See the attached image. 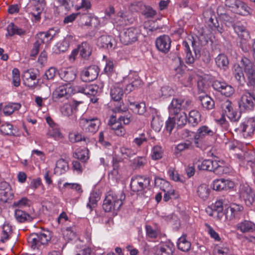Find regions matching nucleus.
I'll return each mask as SVG.
<instances>
[{"label":"nucleus","mask_w":255,"mask_h":255,"mask_svg":"<svg viewBox=\"0 0 255 255\" xmlns=\"http://www.w3.org/2000/svg\"><path fill=\"white\" fill-rule=\"evenodd\" d=\"M247 77V84L249 86L255 85V71L253 68V63L247 58L244 57L240 64H235L233 67V74L237 80L241 81L245 79L244 71Z\"/></svg>","instance_id":"obj_1"},{"label":"nucleus","mask_w":255,"mask_h":255,"mask_svg":"<svg viewBox=\"0 0 255 255\" xmlns=\"http://www.w3.org/2000/svg\"><path fill=\"white\" fill-rule=\"evenodd\" d=\"M222 18L223 20L226 22V24L228 26L232 24L233 26L235 32L237 34L240 47L244 52H248L250 49V45L249 41L250 36L249 31L246 27L239 23L233 25L235 21L234 18L229 16L228 14L225 13L222 15Z\"/></svg>","instance_id":"obj_2"},{"label":"nucleus","mask_w":255,"mask_h":255,"mask_svg":"<svg viewBox=\"0 0 255 255\" xmlns=\"http://www.w3.org/2000/svg\"><path fill=\"white\" fill-rule=\"evenodd\" d=\"M126 196L122 191L119 194L110 191L106 195L103 204V208L107 212L118 210L123 204Z\"/></svg>","instance_id":"obj_3"},{"label":"nucleus","mask_w":255,"mask_h":255,"mask_svg":"<svg viewBox=\"0 0 255 255\" xmlns=\"http://www.w3.org/2000/svg\"><path fill=\"white\" fill-rule=\"evenodd\" d=\"M51 233L48 230L30 235L27 238L29 245L33 249H38L41 245H45L50 241Z\"/></svg>","instance_id":"obj_4"},{"label":"nucleus","mask_w":255,"mask_h":255,"mask_svg":"<svg viewBox=\"0 0 255 255\" xmlns=\"http://www.w3.org/2000/svg\"><path fill=\"white\" fill-rule=\"evenodd\" d=\"M124 95V91L122 84L120 82L116 83L111 88L110 96L112 99L115 102H118L116 107L113 112H126V109L123 102H121Z\"/></svg>","instance_id":"obj_5"},{"label":"nucleus","mask_w":255,"mask_h":255,"mask_svg":"<svg viewBox=\"0 0 255 255\" xmlns=\"http://www.w3.org/2000/svg\"><path fill=\"white\" fill-rule=\"evenodd\" d=\"M139 31L135 27H129L123 30L120 35L121 41L124 44L128 45L137 41Z\"/></svg>","instance_id":"obj_6"},{"label":"nucleus","mask_w":255,"mask_h":255,"mask_svg":"<svg viewBox=\"0 0 255 255\" xmlns=\"http://www.w3.org/2000/svg\"><path fill=\"white\" fill-rule=\"evenodd\" d=\"M191 100L187 97L173 98L168 107L170 111H187L191 107Z\"/></svg>","instance_id":"obj_7"},{"label":"nucleus","mask_w":255,"mask_h":255,"mask_svg":"<svg viewBox=\"0 0 255 255\" xmlns=\"http://www.w3.org/2000/svg\"><path fill=\"white\" fill-rule=\"evenodd\" d=\"M150 184V179L145 176H137L132 178L130 182V188L133 192H143L148 188Z\"/></svg>","instance_id":"obj_8"},{"label":"nucleus","mask_w":255,"mask_h":255,"mask_svg":"<svg viewBox=\"0 0 255 255\" xmlns=\"http://www.w3.org/2000/svg\"><path fill=\"white\" fill-rule=\"evenodd\" d=\"M239 194L246 205L250 207L255 200V194L252 188L248 184H242L240 186Z\"/></svg>","instance_id":"obj_9"},{"label":"nucleus","mask_w":255,"mask_h":255,"mask_svg":"<svg viewBox=\"0 0 255 255\" xmlns=\"http://www.w3.org/2000/svg\"><path fill=\"white\" fill-rule=\"evenodd\" d=\"M226 4L237 14L244 16H247L250 14V8L240 0H227Z\"/></svg>","instance_id":"obj_10"},{"label":"nucleus","mask_w":255,"mask_h":255,"mask_svg":"<svg viewBox=\"0 0 255 255\" xmlns=\"http://www.w3.org/2000/svg\"><path fill=\"white\" fill-rule=\"evenodd\" d=\"M80 125L86 132L94 134L99 129L100 121L97 118H83L81 120Z\"/></svg>","instance_id":"obj_11"},{"label":"nucleus","mask_w":255,"mask_h":255,"mask_svg":"<svg viewBox=\"0 0 255 255\" xmlns=\"http://www.w3.org/2000/svg\"><path fill=\"white\" fill-rule=\"evenodd\" d=\"M214 90L221 93L226 97H230L235 92L234 88L226 82L221 80H215L212 84Z\"/></svg>","instance_id":"obj_12"},{"label":"nucleus","mask_w":255,"mask_h":255,"mask_svg":"<svg viewBox=\"0 0 255 255\" xmlns=\"http://www.w3.org/2000/svg\"><path fill=\"white\" fill-rule=\"evenodd\" d=\"M244 207L240 205L233 204L226 209L225 212V218L227 220L241 219L243 214Z\"/></svg>","instance_id":"obj_13"},{"label":"nucleus","mask_w":255,"mask_h":255,"mask_svg":"<svg viewBox=\"0 0 255 255\" xmlns=\"http://www.w3.org/2000/svg\"><path fill=\"white\" fill-rule=\"evenodd\" d=\"M155 185L159 187L164 192L163 200L165 201H168L170 198L171 196L174 194V191L171 189L170 183L160 178H155L154 180Z\"/></svg>","instance_id":"obj_14"},{"label":"nucleus","mask_w":255,"mask_h":255,"mask_svg":"<svg viewBox=\"0 0 255 255\" xmlns=\"http://www.w3.org/2000/svg\"><path fill=\"white\" fill-rule=\"evenodd\" d=\"M99 72V68L97 66H91L81 71V78L85 82L92 81L97 78Z\"/></svg>","instance_id":"obj_15"},{"label":"nucleus","mask_w":255,"mask_h":255,"mask_svg":"<svg viewBox=\"0 0 255 255\" xmlns=\"http://www.w3.org/2000/svg\"><path fill=\"white\" fill-rule=\"evenodd\" d=\"M240 108L251 111L255 106V96L248 92H245L242 95L239 103Z\"/></svg>","instance_id":"obj_16"},{"label":"nucleus","mask_w":255,"mask_h":255,"mask_svg":"<svg viewBox=\"0 0 255 255\" xmlns=\"http://www.w3.org/2000/svg\"><path fill=\"white\" fill-rule=\"evenodd\" d=\"M74 40L72 35H67L62 41L58 42L53 46V52L57 54L65 52Z\"/></svg>","instance_id":"obj_17"},{"label":"nucleus","mask_w":255,"mask_h":255,"mask_svg":"<svg viewBox=\"0 0 255 255\" xmlns=\"http://www.w3.org/2000/svg\"><path fill=\"white\" fill-rule=\"evenodd\" d=\"M241 128L245 138L251 137L255 128V118H251L246 120L242 124Z\"/></svg>","instance_id":"obj_18"},{"label":"nucleus","mask_w":255,"mask_h":255,"mask_svg":"<svg viewBox=\"0 0 255 255\" xmlns=\"http://www.w3.org/2000/svg\"><path fill=\"white\" fill-rule=\"evenodd\" d=\"M171 39L166 35H161L156 40V46L158 50L163 53L168 52L170 48Z\"/></svg>","instance_id":"obj_19"},{"label":"nucleus","mask_w":255,"mask_h":255,"mask_svg":"<svg viewBox=\"0 0 255 255\" xmlns=\"http://www.w3.org/2000/svg\"><path fill=\"white\" fill-rule=\"evenodd\" d=\"M13 195L9 184L5 181L0 182V200L6 202Z\"/></svg>","instance_id":"obj_20"},{"label":"nucleus","mask_w":255,"mask_h":255,"mask_svg":"<svg viewBox=\"0 0 255 255\" xmlns=\"http://www.w3.org/2000/svg\"><path fill=\"white\" fill-rule=\"evenodd\" d=\"M157 255H172L174 247L169 242H161L155 247Z\"/></svg>","instance_id":"obj_21"},{"label":"nucleus","mask_w":255,"mask_h":255,"mask_svg":"<svg viewBox=\"0 0 255 255\" xmlns=\"http://www.w3.org/2000/svg\"><path fill=\"white\" fill-rule=\"evenodd\" d=\"M77 70L72 67L62 68L59 72L61 79L66 82L70 83L73 81L77 77Z\"/></svg>","instance_id":"obj_22"},{"label":"nucleus","mask_w":255,"mask_h":255,"mask_svg":"<svg viewBox=\"0 0 255 255\" xmlns=\"http://www.w3.org/2000/svg\"><path fill=\"white\" fill-rule=\"evenodd\" d=\"M97 45L100 48L112 50L115 48V40L112 36L103 35L98 38Z\"/></svg>","instance_id":"obj_23"},{"label":"nucleus","mask_w":255,"mask_h":255,"mask_svg":"<svg viewBox=\"0 0 255 255\" xmlns=\"http://www.w3.org/2000/svg\"><path fill=\"white\" fill-rule=\"evenodd\" d=\"M234 187L232 181L223 178L215 179L213 182V188L217 191L227 190Z\"/></svg>","instance_id":"obj_24"},{"label":"nucleus","mask_w":255,"mask_h":255,"mask_svg":"<svg viewBox=\"0 0 255 255\" xmlns=\"http://www.w3.org/2000/svg\"><path fill=\"white\" fill-rule=\"evenodd\" d=\"M73 91L71 85L67 84L58 87L54 92L53 95L55 98H60L71 95Z\"/></svg>","instance_id":"obj_25"},{"label":"nucleus","mask_w":255,"mask_h":255,"mask_svg":"<svg viewBox=\"0 0 255 255\" xmlns=\"http://www.w3.org/2000/svg\"><path fill=\"white\" fill-rule=\"evenodd\" d=\"M14 218L19 223L31 222L36 218L34 214H29L20 209H15L14 211Z\"/></svg>","instance_id":"obj_26"},{"label":"nucleus","mask_w":255,"mask_h":255,"mask_svg":"<svg viewBox=\"0 0 255 255\" xmlns=\"http://www.w3.org/2000/svg\"><path fill=\"white\" fill-rule=\"evenodd\" d=\"M236 228L242 233H252L255 231V224L251 221L244 220L237 224Z\"/></svg>","instance_id":"obj_27"},{"label":"nucleus","mask_w":255,"mask_h":255,"mask_svg":"<svg viewBox=\"0 0 255 255\" xmlns=\"http://www.w3.org/2000/svg\"><path fill=\"white\" fill-rule=\"evenodd\" d=\"M122 84V87L124 85L126 86L125 91L130 93L134 88V86L139 84L140 81L138 80H133L132 76L130 75L124 77L123 80L120 82Z\"/></svg>","instance_id":"obj_28"},{"label":"nucleus","mask_w":255,"mask_h":255,"mask_svg":"<svg viewBox=\"0 0 255 255\" xmlns=\"http://www.w3.org/2000/svg\"><path fill=\"white\" fill-rule=\"evenodd\" d=\"M30 3L32 6L33 11H36V13L34 12L32 13V15L34 17V20L38 21L40 18V14L43 9V0H31Z\"/></svg>","instance_id":"obj_29"},{"label":"nucleus","mask_w":255,"mask_h":255,"mask_svg":"<svg viewBox=\"0 0 255 255\" xmlns=\"http://www.w3.org/2000/svg\"><path fill=\"white\" fill-rule=\"evenodd\" d=\"M183 46L184 48V51L186 53L185 60L186 63L191 64L194 63L195 58H197L200 56L199 53H197L195 50V56L193 55L190 50L189 45L186 41H183L182 43Z\"/></svg>","instance_id":"obj_30"},{"label":"nucleus","mask_w":255,"mask_h":255,"mask_svg":"<svg viewBox=\"0 0 255 255\" xmlns=\"http://www.w3.org/2000/svg\"><path fill=\"white\" fill-rule=\"evenodd\" d=\"M212 171L217 175H222L227 173L228 172L229 169L228 167L224 166L223 161L212 160Z\"/></svg>","instance_id":"obj_31"},{"label":"nucleus","mask_w":255,"mask_h":255,"mask_svg":"<svg viewBox=\"0 0 255 255\" xmlns=\"http://www.w3.org/2000/svg\"><path fill=\"white\" fill-rule=\"evenodd\" d=\"M36 41L34 44L33 52L36 53L38 52L39 48L41 44L48 43L50 41L46 32H40L36 35Z\"/></svg>","instance_id":"obj_32"},{"label":"nucleus","mask_w":255,"mask_h":255,"mask_svg":"<svg viewBox=\"0 0 255 255\" xmlns=\"http://www.w3.org/2000/svg\"><path fill=\"white\" fill-rule=\"evenodd\" d=\"M83 103L81 101H73L65 104L61 112H73L74 111L82 110L80 107L83 106Z\"/></svg>","instance_id":"obj_33"},{"label":"nucleus","mask_w":255,"mask_h":255,"mask_svg":"<svg viewBox=\"0 0 255 255\" xmlns=\"http://www.w3.org/2000/svg\"><path fill=\"white\" fill-rule=\"evenodd\" d=\"M215 63L219 68L226 70L228 68L229 61L228 57L224 54H219L215 58Z\"/></svg>","instance_id":"obj_34"},{"label":"nucleus","mask_w":255,"mask_h":255,"mask_svg":"<svg viewBox=\"0 0 255 255\" xmlns=\"http://www.w3.org/2000/svg\"><path fill=\"white\" fill-rule=\"evenodd\" d=\"M7 33L9 36L17 35L20 36L26 34V30L22 28L19 27L13 23H10L7 27Z\"/></svg>","instance_id":"obj_35"},{"label":"nucleus","mask_w":255,"mask_h":255,"mask_svg":"<svg viewBox=\"0 0 255 255\" xmlns=\"http://www.w3.org/2000/svg\"><path fill=\"white\" fill-rule=\"evenodd\" d=\"M146 233L147 236L152 239L161 238L165 236V234H162L159 228H155L153 229L150 225L145 226Z\"/></svg>","instance_id":"obj_36"},{"label":"nucleus","mask_w":255,"mask_h":255,"mask_svg":"<svg viewBox=\"0 0 255 255\" xmlns=\"http://www.w3.org/2000/svg\"><path fill=\"white\" fill-rule=\"evenodd\" d=\"M69 169L68 162L63 159H59L56 163L54 173L59 175L65 173Z\"/></svg>","instance_id":"obj_37"},{"label":"nucleus","mask_w":255,"mask_h":255,"mask_svg":"<svg viewBox=\"0 0 255 255\" xmlns=\"http://www.w3.org/2000/svg\"><path fill=\"white\" fill-rule=\"evenodd\" d=\"M78 49L80 56L84 58H88L92 53V48L87 42H83L78 47Z\"/></svg>","instance_id":"obj_38"},{"label":"nucleus","mask_w":255,"mask_h":255,"mask_svg":"<svg viewBox=\"0 0 255 255\" xmlns=\"http://www.w3.org/2000/svg\"><path fill=\"white\" fill-rule=\"evenodd\" d=\"M210 189L206 184H202L197 189V195L202 199L206 200L209 196Z\"/></svg>","instance_id":"obj_39"},{"label":"nucleus","mask_w":255,"mask_h":255,"mask_svg":"<svg viewBox=\"0 0 255 255\" xmlns=\"http://www.w3.org/2000/svg\"><path fill=\"white\" fill-rule=\"evenodd\" d=\"M172 118L178 126L185 125L187 121V116L186 113H174Z\"/></svg>","instance_id":"obj_40"},{"label":"nucleus","mask_w":255,"mask_h":255,"mask_svg":"<svg viewBox=\"0 0 255 255\" xmlns=\"http://www.w3.org/2000/svg\"><path fill=\"white\" fill-rule=\"evenodd\" d=\"M191 246V244L186 239V236H183L178 239L177 247L179 250L186 252L190 250Z\"/></svg>","instance_id":"obj_41"},{"label":"nucleus","mask_w":255,"mask_h":255,"mask_svg":"<svg viewBox=\"0 0 255 255\" xmlns=\"http://www.w3.org/2000/svg\"><path fill=\"white\" fill-rule=\"evenodd\" d=\"M102 91L101 88L95 84H90L85 86V94L89 96H95Z\"/></svg>","instance_id":"obj_42"},{"label":"nucleus","mask_w":255,"mask_h":255,"mask_svg":"<svg viewBox=\"0 0 255 255\" xmlns=\"http://www.w3.org/2000/svg\"><path fill=\"white\" fill-rule=\"evenodd\" d=\"M210 86L209 81L204 78H200L197 82V89L199 94L206 93Z\"/></svg>","instance_id":"obj_43"},{"label":"nucleus","mask_w":255,"mask_h":255,"mask_svg":"<svg viewBox=\"0 0 255 255\" xmlns=\"http://www.w3.org/2000/svg\"><path fill=\"white\" fill-rule=\"evenodd\" d=\"M199 99L205 110H211L214 105L213 100L208 96H200Z\"/></svg>","instance_id":"obj_44"},{"label":"nucleus","mask_w":255,"mask_h":255,"mask_svg":"<svg viewBox=\"0 0 255 255\" xmlns=\"http://www.w3.org/2000/svg\"><path fill=\"white\" fill-rule=\"evenodd\" d=\"M63 237L67 241H72L77 237L76 228L75 227H67L63 231Z\"/></svg>","instance_id":"obj_45"},{"label":"nucleus","mask_w":255,"mask_h":255,"mask_svg":"<svg viewBox=\"0 0 255 255\" xmlns=\"http://www.w3.org/2000/svg\"><path fill=\"white\" fill-rule=\"evenodd\" d=\"M47 134L50 136L53 137L55 139H59L62 138L63 136L60 131L59 127L56 125H53L48 129Z\"/></svg>","instance_id":"obj_46"},{"label":"nucleus","mask_w":255,"mask_h":255,"mask_svg":"<svg viewBox=\"0 0 255 255\" xmlns=\"http://www.w3.org/2000/svg\"><path fill=\"white\" fill-rule=\"evenodd\" d=\"M217 213V217L218 219L221 220L225 213H223V202L221 200L216 201L214 205L211 207Z\"/></svg>","instance_id":"obj_47"},{"label":"nucleus","mask_w":255,"mask_h":255,"mask_svg":"<svg viewBox=\"0 0 255 255\" xmlns=\"http://www.w3.org/2000/svg\"><path fill=\"white\" fill-rule=\"evenodd\" d=\"M174 93L173 90L170 87L165 86L162 87L160 90L157 92V97L163 98L172 96Z\"/></svg>","instance_id":"obj_48"},{"label":"nucleus","mask_w":255,"mask_h":255,"mask_svg":"<svg viewBox=\"0 0 255 255\" xmlns=\"http://www.w3.org/2000/svg\"><path fill=\"white\" fill-rule=\"evenodd\" d=\"M163 151L162 147L159 145L154 146L151 149V157L153 160H158L163 156Z\"/></svg>","instance_id":"obj_49"},{"label":"nucleus","mask_w":255,"mask_h":255,"mask_svg":"<svg viewBox=\"0 0 255 255\" xmlns=\"http://www.w3.org/2000/svg\"><path fill=\"white\" fill-rule=\"evenodd\" d=\"M32 204L30 200L26 197H23L18 201H14L12 204L13 207L24 208L25 207H30Z\"/></svg>","instance_id":"obj_50"},{"label":"nucleus","mask_w":255,"mask_h":255,"mask_svg":"<svg viewBox=\"0 0 255 255\" xmlns=\"http://www.w3.org/2000/svg\"><path fill=\"white\" fill-rule=\"evenodd\" d=\"M168 174L171 179L176 182H183V178L180 176L174 167H170L168 170Z\"/></svg>","instance_id":"obj_51"},{"label":"nucleus","mask_w":255,"mask_h":255,"mask_svg":"<svg viewBox=\"0 0 255 255\" xmlns=\"http://www.w3.org/2000/svg\"><path fill=\"white\" fill-rule=\"evenodd\" d=\"M100 200V197L97 193H93L91 194L89 199V203L87 205V207L90 209L91 211L93 208L96 207L97 202Z\"/></svg>","instance_id":"obj_52"},{"label":"nucleus","mask_w":255,"mask_h":255,"mask_svg":"<svg viewBox=\"0 0 255 255\" xmlns=\"http://www.w3.org/2000/svg\"><path fill=\"white\" fill-rule=\"evenodd\" d=\"M11 233V227L8 224H4L2 227L1 241L5 242L7 241Z\"/></svg>","instance_id":"obj_53"},{"label":"nucleus","mask_w":255,"mask_h":255,"mask_svg":"<svg viewBox=\"0 0 255 255\" xmlns=\"http://www.w3.org/2000/svg\"><path fill=\"white\" fill-rule=\"evenodd\" d=\"M205 226L206 227V232L212 239H214L216 242H220L221 241V239L218 233H217L210 225L205 223Z\"/></svg>","instance_id":"obj_54"},{"label":"nucleus","mask_w":255,"mask_h":255,"mask_svg":"<svg viewBox=\"0 0 255 255\" xmlns=\"http://www.w3.org/2000/svg\"><path fill=\"white\" fill-rule=\"evenodd\" d=\"M197 133L199 134V136L203 138L207 135L212 136L214 132L208 127L204 126L198 128Z\"/></svg>","instance_id":"obj_55"},{"label":"nucleus","mask_w":255,"mask_h":255,"mask_svg":"<svg viewBox=\"0 0 255 255\" xmlns=\"http://www.w3.org/2000/svg\"><path fill=\"white\" fill-rule=\"evenodd\" d=\"M74 156L76 158L85 161L89 158L88 150L86 148L79 150L75 152Z\"/></svg>","instance_id":"obj_56"},{"label":"nucleus","mask_w":255,"mask_h":255,"mask_svg":"<svg viewBox=\"0 0 255 255\" xmlns=\"http://www.w3.org/2000/svg\"><path fill=\"white\" fill-rule=\"evenodd\" d=\"M188 122L195 126L200 121V113H189V117H187Z\"/></svg>","instance_id":"obj_57"},{"label":"nucleus","mask_w":255,"mask_h":255,"mask_svg":"<svg viewBox=\"0 0 255 255\" xmlns=\"http://www.w3.org/2000/svg\"><path fill=\"white\" fill-rule=\"evenodd\" d=\"M0 131L1 133L4 135H12L13 134V126L9 123H5L1 126Z\"/></svg>","instance_id":"obj_58"},{"label":"nucleus","mask_w":255,"mask_h":255,"mask_svg":"<svg viewBox=\"0 0 255 255\" xmlns=\"http://www.w3.org/2000/svg\"><path fill=\"white\" fill-rule=\"evenodd\" d=\"M129 108L130 110L136 111L137 112H145L146 111L144 102L140 103H130Z\"/></svg>","instance_id":"obj_59"},{"label":"nucleus","mask_w":255,"mask_h":255,"mask_svg":"<svg viewBox=\"0 0 255 255\" xmlns=\"http://www.w3.org/2000/svg\"><path fill=\"white\" fill-rule=\"evenodd\" d=\"M12 84L15 87H18L20 84V72L17 68H14L12 71Z\"/></svg>","instance_id":"obj_60"},{"label":"nucleus","mask_w":255,"mask_h":255,"mask_svg":"<svg viewBox=\"0 0 255 255\" xmlns=\"http://www.w3.org/2000/svg\"><path fill=\"white\" fill-rule=\"evenodd\" d=\"M192 146V142L189 140H186L185 142L178 144L175 147V150L177 152H181L191 148Z\"/></svg>","instance_id":"obj_61"},{"label":"nucleus","mask_w":255,"mask_h":255,"mask_svg":"<svg viewBox=\"0 0 255 255\" xmlns=\"http://www.w3.org/2000/svg\"><path fill=\"white\" fill-rule=\"evenodd\" d=\"M126 17L123 12H120L116 15V18H113L112 22L113 24H117V25H122L126 24L125 22Z\"/></svg>","instance_id":"obj_62"},{"label":"nucleus","mask_w":255,"mask_h":255,"mask_svg":"<svg viewBox=\"0 0 255 255\" xmlns=\"http://www.w3.org/2000/svg\"><path fill=\"white\" fill-rule=\"evenodd\" d=\"M21 107V105L18 103H10L6 105L4 107V112H15L18 111Z\"/></svg>","instance_id":"obj_63"},{"label":"nucleus","mask_w":255,"mask_h":255,"mask_svg":"<svg viewBox=\"0 0 255 255\" xmlns=\"http://www.w3.org/2000/svg\"><path fill=\"white\" fill-rule=\"evenodd\" d=\"M120 152L124 158L130 157L135 154L134 150L126 146L121 147Z\"/></svg>","instance_id":"obj_64"}]
</instances>
